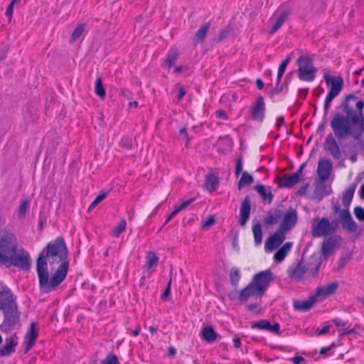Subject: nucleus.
<instances>
[{
	"label": "nucleus",
	"mask_w": 364,
	"mask_h": 364,
	"mask_svg": "<svg viewBox=\"0 0 364 364\" xmlns=\"http://www.w3.org/2000/svg\"><path fill=\"white\" fill-rule=\"evenodd\" d=\"M233 345L235 348H238L241 346V341L239 337H234L233 340Z\"/></svg>",
	"instance_id": "338daca9"
},
{
	"label": "nucleus",
	"mask_w": 364,
	"mask_h": 364,
	"mask_svg": "<svg viewBox=\"0 0 364 364\" xmlns=\"http://www.w3.org/2000/svg\"><path fill=\"white\" fill-rule=\"evenodd\" d=\"M171 278L169 279V281L167 284V287L161 296V300H163V301L167 300L168 296H169L170 291H171Z\"/></svg>",
	"instance_id": "603ef678"
},
{
	"label": "nucleus",
	"mask_w": 364,
	"mask_h": 364,
	"mask_svg": "<svg viewBox=\"0 0 364 364\" xmlns=\"http://www.w3.org/2000/svg\"><path fill=\"white\" fill-rule=\"evenodd\" d=\"M251 328L255 329L266 330L269 332L278 334L280 326L278 323H274L273 325H272L268 321L262 319L257 322H252L251 324Z\"/></svg>",
	"instance_id": "a211bd4d"
},
{
	"label": "nucleus",
	"mask_w": 364,
	"mask_h": 364,
	"mask_svg": "<svg viewBox=\"0 0 364 364\" xmlns=\"http://www.w3.org/2000/svg\"><path fill=\"white\" fill-rule=\"evenodd\" d=\"M283 90V86L281 85V86H276V87L272 90L269 93V96L270 98H272V100H274L275 98V96L279 93H281Z\"/></svg>",
	"instance_id": "5fc2aeb1"
},
{
	"label": "nucleus",
	"mask_w": 364,
	"mask_h": 364,
	"mask_svg": "<svg viewBox=\"0 0 364 364\" xmlns=\"http://www.w3.org/2000/svg\"><path fill=\"white\" fill-rule=\"evenodd\" d=\"M253 182L252 176L247 171L242 173L238 182V188L241 189L245 186L250 185Z\"/></svg>",
	"instance_id": "ea45409f"
},
{
	"label": "nucleus",
	"mask_w": 364,
	"mask_h": 364,
	"mask_svg": "<svg viewBox=\"0 0 364 364\" xmlns=\"http://www.w3.org/2000/svg\"><path fill=\"white\" fill-rule=\"evenodd\" d=\"M210 28V23L208 22L203 26H200V28L198 29V31L196 32L194 38V41L199 43L203 42L204 39L205 38V36L208 32Z\"/></svg>",
	"instance_id": "c756f323"
},
{
	"label": "nucleus",
	"mask_w": 364,
	"mask_h": 364,
	"mask_svg": "<svg viewBox=\"0 0 364 364\" xmlns=\"http://www.w3.org/2000/svg\"><path fill=\"white\" fill-rule=\"evenodd\" d=\"M289 15V13L287 11H283L277 18V21L274 26H272L269 33L273 34L284 23L285 20L287 19V16Z\"/></svg>",
	"instance_id": "c9c22d12"
},
{
	"label": "nucleus",
	"mask_w": 364,
	"mask_h": 364,
	"mask_svg": "<svg viewBox=\"0 0 364 364\" xmlns=\"http://www.w3.org/2000/svg\"><path fill=\"white\" fill-rule=\"evenodd\" d=\"M331 163L328 160H320V181H326L331 173Z\"/></svg>",
	"instance_id": "bb28decb"
},
{
	"label": "nucleus",
	"mask_w": 364,
	"mask_h": 364,
	"mask_svg": "<svg viewBox=\"0 0 364 364\" xmlns=\"http://www.w3.org/2000/svg\"><path fill=\"white\" fill-rule=\"evenodd\" d=\"M38 336V331L37 328V324L31 323L29 331L25 336L24 338V353H26L33 346L35 345L36 341Z\"/></svg>",
	"instance_id": "4468645a"
},
{
	"label": "nucleus",
	"mask_w": 364,
	"mask_h": 364,
	"mask_svg": "<svg viewBox=\"0 0 364 364\" xmlns=\"http://www.w3.org/2000/svg\"><path fill=\"white\" fill-rule=\"evenodd\" d=\"M279 228L287 232L291 230L297 222V212L294 208L289 209L285 213H283Z\"/></svg>",
	"instance_id": "6e6552de"
},
{
	"label": "nucleus",
	"mask_w": 364,
	"mask_h": 364,
	"mask_svg": "<svg viewBox=\"0 0 364 364\" xmlns=\"http://www.w3.org/2000/svg\"><path fill=\"white\" fill-rule=\"evenodd\" d=\"M215 115L217 117L220 118V119H228V116H227L225 112L223 109L216 110Z\"/></svg>",
	"instance_id": "680f3d73"
},
{
	"label": "nucleus",
	"mask_w": 364,
	"mask_h": 364,
	"mask_svg": "<svg viewBox=\"0 0 364 364\" xmlns=\"http://www.w3.org/2000/svg\"><path fill=\"white\" fill-rule=\"evenodd\" d=\"M186 95V91L182 85L178 86V100H181Z\"/></svg>",
	"instance_id": "0e129e2a"
},
{
	"label": "nucleus",
	"mask_w": 364,
	"mask_h": 364,
	"mask_svg": "<svg viewBox=\"0 0 364 364\" xmlns=\"http://www.w3.org/2000/svg\"><path fill=\"white\" fill-rule=\"evenodd\" d=\"M312 235L314 237H318V219H317V218L314 219V221L313 223Z\"/></svg>",
	"instance_id": "4d7b16f0"
},
{
	"label": "nucleus",
	"mask_w": 364,
	"mask_h": 364,
	"mask_svg": "<svg viewBox=\"0 0 364 364\" xmlns=\"http://www.w3.org/2000/svg\"><path fill=\"white\" fill-rule=\"evenodd\" d=\"M215 222V217L213 215H209L206 220L203 221L202 228H207L213 225Z\"/></svg>",
	"instance_id": "3c124183"
},
{
	"label": "nucleus",
	"mask_w": 364,
	"mask_h": 364,
	"mask_svg": "<svg viewBox=\"0 0 364 364\" xmlns=\"http://www.w3.org/2000/svg\"><path fill=\"white\" fill-rule=\"evenodd\" d=\"M306 164H302L299 168L293 174L283 175L279 180L278 186L279 188H292L294 185L299 183L302 178V171Z\"/></svg>",
	"instance_id": "0eeeda50"
},
{
	"label": "nucleus",
	"mask_w": 364,
	"mask_h": 364,
	"mask_svg": "<svg viewBox=\"0 0 364 364\" xmlns=\"http://www.w3.org/2000/svg\"><path fill=\"white\" fill-rule=\"evenodd\" d=\"M331 192V185L325 181H320V197L329 195Z\"/></svg>",
	"instance_id": "c03bdc74"
},
{
	"label": "nucleus",
	"mask_w": 364,
	"mask_h": 364,
	"mask_svg": "<svg viewBox=\"0 0 364 364\" xmlns=\"http://www.w3.org/2000/svg\"><path fill=\"white\" fill-rule=\"evenodd\" d=\"M240 278L241 274L240 269L236 267H232L230 271V279L231 284L234 287H236L238 285Z\"/></svg>",
	"instance_id": "f704fd0d"
},
{
	"label": "nucleus",
	"mask_w": 364,
	"mask_h": 364,
	"mask_svg": "<svg viewBox=\"0 0 364 364\" xmlns=\"http://www.w3.org/2000/svg\"><path fill=\"white\" fill-rule=\"evenodd\" d=\"M354 214L358 220L364 221V208L361 207H355Z\"/></svg>",
	"instance_id": "8fccbe9b"
},
{
	"label": "nucleus",
	"mask_w": 364,
	"mask_h": 364,
	"mask_svg": "<svg viewBox=\"0 0 364 364\" xmlns=\"http://www.w3.org/2000/svg\"><path fill=\"white\" fill-rule=\"evenodd\" d=\"M344 109L346 117L341 114L336 115L331 121V127L338 139L352 135L355 139H358L361 135V132L360 129L357 130L355 126L358 124L361 114L348 109V105H344Z\"/></svg>",
	"instance_id": "7ed1b4c3"
},
{
	"label": "nucleus",
	"mask_w": 364,
	"mask_h": 364,
	"mask_svg": "<svg viewBox=\"0 0 364 364\" xmlns=\"http://www.w3.org/2000/svg\"><path fill=\"white\" fill-rule=\"evenodd\" d=\"M318 296V287L315 289L314 295L309 296L306 300H296L294 301V309L299 311H309L316 302Z\"/></svg>",
	"instance_id": "f8f14e48"
},
{
	"label": "nucleus",
	"mask_w": 364,
	"mask_h": 364,
	"mask_svg": "<svg viewBox=\"0 0 364 364\" xmlns=\"http://www.w3.org/2000/svg\"><path fill=\"white\" fill-rule=\"evenodd\" d=\"M290 361L294 364H301L302 362L305 361V359L302 356H295L290 358Z\"/></svg>",
	"instance_id": "bf43d9fd"
},
{
	"label": "nucleus",
	"mask_w": 364,
	"mask_h": 364,
	"mask_svg": "<svg viewBox=\"0 0 364 364\" xmlns=\"http://www.w3.org/2000/svg\"><path fill=\"white\" fill-rule=\"evenodd\" d=\"M195 200V198H191L188 200H186L183 201L181 204H180L176 208L178 209L179 211H181L182 210L185 209L186 207H188L192 202Z\"/></svg>",
	"instance_id": "13d9d810"
},
{
	"label": "nucleus",
	"mask_w": 364,
	"mask_h": 364,
	"mask_svg": "<svg viewBox=\"0 0 364 364\" xmlns=\"http://www.w3.org/2000/svg\"><path fill=\"white\" fill-rule=\"evenodd\" d=\"M324 79L329 88L324 103V109L326 110L333 99L340 93L343 86V79L338 76H331L326 74L324 75Z\"/></svg>",
	"instance_id": "39448f33"
},
{
	"label": "nucleus",
	"mask_w": 364,
	"mask_h": 364,
	"mask_svg": "<svg viewBox=\"0 0 364 364\" xmlns=\"http://www.w3.org/2000/svg\"><path fill=\"white\" fill-rule=\"evenodd\" d=\"M127 227V222L125 219H122L119 224L113 228L112 235L115 237H118L122 232H123Z\"/></svg>",
	"instance_id": "79ce46f5"
},
{
	"label": "nucleus",
	"mask_w": 364,
	"mask_h": 364,
	"mask_svg": "<svg viewBox=\"0 0 364 364\" xmlns=\"http://www.w3.org/2000/svg\"><path fill=\"white\" fill-rule=\"evenodd\" d=\"M95 92L101 99H104L106 96V91L103 86L101 76H98L95 80Z\"/></svg>",
	"instance_id": "72a5a7b5"
},
{
	"label": "nucleus",
	"mask_w": 364,
	"mask_h": 364,
	"mask_svg": "<svg viewBox=\"0 0 364 364\" xmlns=\"http://www.w3.org/2000/svg\"><path fill=\"white\" fill-rule=\"evenodd\" d=\"M9 50L8 46H4L1 50H0V61L4 60L6 56V53Z\"/></svg>",
	"instance_id": "69168bd1"
},
{
	"label": "nucleus",
	"mask_w": 364,
	"mask_h": 364,
	"mask_svg": "<svg viewBox=\"0 0 364 364\" xmlns=\"http://www.w3.org/2000/svg\"><path fill=\"white\" fill-rule=\"evenodd\" d=\"M287 232L278 228L277 230L270 236L265 242V248L272 251L277 248L285 240Z\"/></svg>",
	"instance_id": "1a4fd4ad"
},
{
	"label": "nucleus",
	"mask_w": 364,
	"mask_h": 364,
	"mask_svg": "<svg viewBox=\"0 0 364 364\" xmlns=\"http://www.w3.org/2000/svg\"><path fill=\"white\" fill-rule=\"evenodd\" d=\"M29 253L23 248H18L17 240L13 234H6L0 238V265L7 267L14 266L22 270L31 267Z\"/></svg>",
	"instance_id": "f03ea898"
},
{
	"label": "nucleus",
	"mask_w": 364,
	"mask_h": 364,
	"mask_svg": "<svg viewBox=\"0 0 364 364\" xmlns=\"http://www.w3.org/2000/svg\"><path fill=\"white\" fill-rule=\"evenodd\" d=\"M258 306V304L257 302H255V303H252V304H250L247 306V309L248 311H254V313L257 314H259L260 313L259 311H255V310L257 308Z\"/></svg>",
	"instance_id": "e2e57ef3"
},
{
	"label": "nucleus",
	"mask_w": 364,
	"mask_h": 364,
	"mask_svg": "<svg viewBox=\"0 0 364 364\" xmlns=\"http://www.w3.org/2000/svg\"><path fill=\"white\" fill-rule=\"evenodd\" d=\"M218 178L213 173H208L205 178V188L210 192L215 191L218 186Z\"/></svg>",
	"instance_id": "393cba45"
},
{
	"label": "nucleus",
	"mask_w": 364,
	"mask_h": 364,
	"mask_svg": "<svg viewBox=\"0 0 364 364\" xmlns=\"http://www.w3.org/2000/svg\"><path fill=\"white\" fill-rule=\"evenodd\" d=\"M17 306L15 297L9 289L0 291V309L1 311Z\"/></svg>",
	"instance_id": "dca6fc26"
},
{
	"label": "nucleus",
	"mask_w": 364,
	"mask_h": 364,
	"mask_svg": "<svg viewBox=\"0 0 364 364\" xmlns=\"http://www.w3.org/2000/svg\"><path fill=\"white\" fill-rule=\"evenodd\" d=\"M240 225L243 226L246 224L250 214V201L248 198H245L242 202L240 210Z\"/></svg>",
	"instance_id": "412c9836"
},
{
	"label": "nucleus",
	"mask_w": 364,
	"mask_h": 364,
	"mask_svg": "<svg viewBox=\"0 0 364 364\" xmlns=\"http://www.w3.org/2000/svg\"><path fill=\"white\" fill-rule=\"evenodd\" d=\"M107 193L105 192L100 193L95 200L91 203L89 206L88 210H91L95 207H96L101 201H102L106 198Z\"/></svg>",
	"instance_id": "a18cd8bd"
},
{
	"label": "nucleus",
	"mask_w": 364,
	"mask_h": 364,
	"mask_svg": "<svg viewBox=\"0 0 364 364\" xmlns=\"http://www.w3.org/2000/svg\"><path fill=\"white\" fill-rule=\"evenodd\" d=\"M283 212L281 210L275 209L269 212L264 219V223L266 225H272L277 224L282 218Z\"/></svg>",
	"instance_id": "b1692460"
},
{
	"label": "nucleus",
	"mask_w": 364,
	"mask_h": 364,
	"mask_svg": "<svg viewBox=\"0 0 364 364\" xmlns=\"http://www.w3.org/2000/svg\"><path fill=\"white\" fill-rule=\"evenodd\" d=\"M202 336L205 341L211 343L217 338V333L211 326H206L203 328Z\"/></svg>",
	"instance_id": "7c9ffc66"
},
{
	"label": "nucleus",
	"mask_w": 364,
	"mask_h": 364,
	"mask_svg": "<svg viewBox=\"0 0 364 364\" xmlns=\"http://www.w3.org/2000/svg\"><path fill=\"white\" fill-rule=\"evenodd\" d=\"M339 218L343 229L349 232H355L357 230L358 225L353 220L349 210L343 209L341 210Z\"/></svg>",
	"instance_id": "ddd939ff"
},
{
	"label": "nucleus",
	"mask_w": 364,
	"mask_h": 364,
	"mask_svg": "<svg viewBox=\"0 0 364 364\" xmlns=\"http://www.w3.org/2000/svg\"><path fill=\"white\" fill-rule=\"evenodd\" d=\"M284 122V117L283 116H279L277 118L276 126L280 127Z\"/></svg>",
	"instance_id": "774afa93"
},
{
	"label": "nucleus",
	"mask_w": 364,
	"mask_h": 364,
	"mask_svg": "<svg viewBox=\"0 0 364 364\" xmlns=\"http://www.w3.org/2000/svg\"><path fill=\"white\" fill-rule=\"evenodd\" d=\"M13 11H14V6L12 4H9V6H7L6 14H5L9 20H11L12 18Z\"/></svg>",
	"instance_id": "052dcab7"
},
{
	"label": "nucleus",
	"mask_w": 364,
	"mask_h": 364,
	"mask_svg": "<svg viewBox=\"0 0 364 364\" xmlns=\"http://www.w3.org/2000/svg\"><path fill=\"white\" fill-rule=\"evenodd\" d=\"M306 268L301 261L289 267L287 270L289 277L294 281H301L306 273Z\"/></svg>",
	"instance_id": "f3484780"
},
{
	"label": "nucleus",
	"mask_w": 364,
	"mask_h": 364,
	"mask_svg": "<svg viewBox=\"0 0 364 364\" xmlns=\"http://www.w3.org/2000/svg\"><path fill=\"white\" fill-rule=\"evenodd\" d=\"M294 53H291L279 65L278 68H286L289 63L291 60Z\"/></svg>",
	"instance_id": "6e6d98bb"
},
{
	"label": "nucleus",
	"mask_w": 364,
	"mask_h": 364,
	"mask_svg": "<svg viewBox=\"0 0 364 364\" xmlns=\"http://www.w3.org/2000/svg\"><path fill=\"white\" fill-rule=\"evenodd\" d=\"M293 243L291 242H285L282 247H280L274 255V259L276 262H282L287 254L290 252Z\"/></svg>",
	"instance_id": "5701e85b"
},
{
	"label": "nucleus",
	"mask_w": 364,
	"mask_h": 364,
	"mask_svg": "<svg viewBox=\"0 0 364 364\" xmlns=\"http://www.w3.org/2000/svg\"><path fill=\"white\" fill-rule=\"evenodd\" d=\"M296 65L299 68H315L312 58L309 55H300L296 60Z\"/></svg>",
	"instance_id": "c85d7f7f"
},
{
	"label": "nucleus",
	"mask_w": 364,
	"mask_h": 364,
	"mask_svg": "<svg viewBox=\"0 0 364 364\" xmlns=\"http://www.w3.org/2000/svg\"><path fill=\"white\" fill-rule=\"evenodd\" d=\"M18 337L16 334L6 338L5 339V343L0 347V356H9L15 353L16 347L18 346Z\"/></svg>",
	"instance_id": "2eb2a0df"
},
{
	"label": "nucleus",
	"mask_w": 364,
	"mask_h": 364,
	"mask_svg": "<svg viewBox=\"0 0 364 364\" xmlns=\"http://www.w3.org/2000/svg\"><path fill=\"white\" fill-rule=\"evenodd\" d=\"M2 311L4 312L3 324L4 326L11 328L14 327L18 323L21 313L18 310L17 306L4 310Z\"/></svg>",
	"instance_id": "9d476101"
},
{
	"label": "nucleus",
	"mask_w": 364,
	"mask_h": 364,
	"mask_svg": "<svg viewBox=\"0 0 364 364\" xmlns=\"http://www.w3.org/2000/svg\"><path fill=\"white\" fill-rule=\"evenodd\" d=\"M353 101V102H355V107L356 108L360 111L358 114L360 113L362 115L361 111L363 108L364 107V102L362 100H357V98L354 95H349L346 97V102L344 103L343 106L345 105H348V107H349V103ZM350 110H352L350 107H348Z\"/></svg>",
	"instance_id": "a19ab883"
},
{
	"label": "nucleus",
	"mask_w": 364,
	"mask_h": 364,
	"mask_svg": "<svg viewBox=\"0 0 364 364\" xmlns=\"http://www.w3.org/2000/svg\"><path fill=\"white\" fill-rule=\"evenodd\" d=\"M178 52L175 49H171L167 54L166 58L163 63L164 67L171 68L174 65V63L178 58Z\"/></svg>",
	"instance_id": "2f4dec72"
},
{
	"label": "nucleus",
	"mask_w": 364,
	"mask_h": 364,
	"mask_svg": "<svg viewBox=\"0 0 364 364\" xmlns=\"http://www.w3.org/2000/svg\"><path fill=\"white\" fill-rule=\"evenodd\" d=\"M355 190V186L352 184L343 192L342 196V203L345 207L344 209L348 210L353 198Z\"/></svg>",
	"instance_id": "a878e982"
},
{
	"label": "nucleus",
	"mask_w": 364,
	"mask_h": 364,
	"mask_svg": "<svg viewBox=\"0 0 364 364\" xmlns=\"http://www.w3.org/2000/svg\"><path fill=\"white\" fill-rule=\"evenodd\" d=\"M325 149L328 151L333 157L338 159L341 156L339 147L335 140L331 136H328L325 142Z\"/></svg>",
	"instance_id": "4be33fe9"
},
{
	"label": "nucleus",
	"mask_w": 364,
	"mask_h": 364,
	"mask_svg": "<svg viewBox=\"0 0 364 364\" xmlns=\"http://www.w3.org/2000/svg\"><path fill=\"white\" fill-rule=\"evenodd\" d=\"M338 287L337 282H331L322 288H320V301L327 296L333 294Z\"/></svg>",
	"instance_id": "cd10ccee"
},
{
	"label": "nucleus",
	"mask_w": 364,
	"mask_h": 364,
	"mask_svg": "<svg viewBox=\"0 0 364 364\" xmlns=\"http://www.w3.org/2000/svg\"><path fill=\"white\" fill-rule=\"evenodd\" d=\"M272 280V272L269 269L256 274L248 285L240 291L239 300L246 301L251 297L260 300Z\"/></svg>",
	"instance_id": "20e7f679"
},
{
	"label": "nucleus",
	"mask_w": 364,
	"mask_h": 364,
	"mask_svg": "<svg viewBox=\"0 0 364 364\" xmlns=\"http://www.w3.org/2000/svg\"><path fill=\"white\" fill-rule=\"evenodd\" d=\"M68 250L64 239L57 237L48 242L36 262L39 287L47 294L57 289L65 280L69 267Z\"/></svg>",
	"instance_id": "f257e3e1"
},
{
	"label": "nucleus",
	"mask_w": 364,
	"mask_h": 364,
	"mask_svg": "<svg viewBox=\"0 0 364 364\" xmlns=\"http://www.w3.org/2000/svg\"><path fill=\"white\" fill-rule=\"evenodd\" d=\"M252 232L255 244L257 245H260L262 240V231L259 223H257L252 226Z\"/></svg>",
	"instance_id": "4c0bfd02"
},
{
	"label": "nucleus",
	"mask_w": 364,
	"mask_h": 364,
	"mask_svg": "<svg viewBox=\"0 0 364 364\" xmlns=\"http://www.w3.org/2000/svg\"><path fill=\"white\" fill-rule=\"evenodd\" d=\"M338 227L337 220L329 221L327 218L320 219V235H329L334 232Z\"/></svg>",
	"instance_id": "6ab92c4d"
},
{
	"label": "nucleus",
	"mask_w": 364,
	"mask_h": 364,
	"mask_svg": "<svg viewBox=\"0 0 364 364\" xmlns=\"http://www.w3.org/2000/svg\"><path fill=\"white\" fill-rule=\"evenodd\" d=\"M118 358L116 355L112 354L106 357V358L102 361V364H117Z\"/></svg>",
	"instance_id": "09e8293b"
},
{
	"label": "nucleus",
	"mask_w": 364,
	"mask_h": 364,
	"mask_svg": "<svg viewBox=\"0 0 364 364\" xmlns=\"http://www.w3.org/2000/svg\"><path fill=\"white\" fill-rule=\"evenodd\" d=\"M265 111L266 107L264 97L259 96L250 107L249 117L253 121L262 122L265 117Z\"/></svg>",
	"instance_id": "423d86ee"
},
{
	"label": "nucleus",
	"mask_w": 364,
	"mask_h": 364,
	"mask_svg": "<svg viewBox=\"0 0 364 364\" xmlns=\"http://www.w3.org/2000/svg\"><path fill=\"white\" fill-rule=\"evenodd\" d=\"M85 29V23H82L77 25L74 31L73 32L71 37L70 38L69 42L70 43H73L76 41H77L80 36L82 35Z\"/></svg>",
	"instance_id": "473e14b6"
},
{
	"label": "nucleus",
	"mask_w": 364,
	"mask_h": 364,
	"mask_svg": "<svg viewBox=\"0 0 364 364\" xmlns=\"http://www.w3.org/2000/svg\"><path fill=\"white\" fill-rule=\"evenodd\" d=\"M242 170V161L241 158H237L236 159V165H235V176L238 177Z\"/></svg>",
	"instance_id": "864d4df0"
},
{
	"label": "nucleus",
	"mask_w": 364,
	"mask_h": 364,
	"mask_svg": "<svg viewBox=\"0 0 364 364\" xmlns=\"http://www.w3.org/2000/svg\"><path fill=\"white\" fill-rule=\"evenodd\" d=\"M28 206V202L26 199L23 200L21 203V205L18 209V215L20 218H23L25 216L27 208Z\"/></svg>",
	"instance_id": "de8ad7c7"
},
{
	"label": "nucleus",
	"mask_w": 364,
	"mask_h": 364,
	"mask_svg": "<svg viewBox=\"0 0 364 364\" xmlns=\"http://www.w3.org/2000/svg\"><path fill=\"white\" fill-rule=\"evenodd\" d=\"M341 240V238L339 236H333L328 238L322 245L323 256L327 258L332 255L339 247Z\"/></svg>",
	"instance_id": "9b49d317"
},
{
	"label": "nucleus",
	"mask_w": 364,
	"mask_h": 364,
	"mask_svg": "<svg viewBox=\"0 0 364 364\" xmlns=\"http://www.w3.org/2000/svg\"><path fill=\"white\" fill-rule=\"evenodd\" d=\"M317 70H299V78L302 80L310 81L315 77Z\"/></svg>",
	"instance_id": "58836bf2"
},
{
	"label": "nucleus",
	"mask_w": 364,
	"mask_h": 364,
	"mask_svg": "<svg viewBox=\"0 0 364 364\" xmlns=\"http://www.w3.org/2000/svg\"><path fill=\"white\" fill-rule=\"evenodd\" d=\"M119 146L121 147L129 149L132 147V139L129 136H123L120 141Z\"/></svg>",
	"instance_id": "49530a36"
},
{
	"label": "nucleus",
	"mask_w": 364,
	"mask_h": 364,
	"mask_svg": "<svg viewBox=\"0 0 364 364\" xmlns=\"http://www.w3.org/2000/svg\"><path fill=\"white\" fill-rule=\"evenodd\" d=\"M232 28L230 26H227L221 30L217 37L215 38V41H221L225 39L232 32Z\"/></svg>",
	"instance_id": "37998d69"
},
{
	"label": "nucleus",
	"mask_w": 364,
	"mask_h": 364,
	"mask_svg": "<svg viewBox=\"0 0 364 364\" xmlns=\"http://www.w3.org/2000/svg\"><path fill=\"white\" fill-rule=\"evenodd\" d=\"M255 190L261 196L262 200L264 203L270 204L273 200L274 196L271 192V187L264 185H257Z\"/></svg>",
	"instance_id": "aec40b11"
},
{
	"label": "nucleus",
	"mask_w": 364,
	"mask_h": 364,
	"mask_svg": "<svg viewBox=\"0 0 364 364\" xmlns=\"http://www.w3.org/2000/svg\"><path fill=\"white\" fill-rule=\"evenodd\" d=\"M159 262V257L154 252H149L146 256L145 267L147 269H151Z\"/></svg>",
	"instance_id": "e433bc0d"
}]
</instances>
